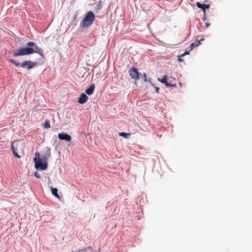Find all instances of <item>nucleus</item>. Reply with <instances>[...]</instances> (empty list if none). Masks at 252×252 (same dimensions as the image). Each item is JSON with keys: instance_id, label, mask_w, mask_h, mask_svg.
Masks as SVG:
<instances>
[{"instance_id": "nucleus-1", "label": "nucleus", "mask_w": 252, "mask_h": 252, "mask_svg": "<svg viewBox=\"0 0 252 252\" xmlns=\"http://www.w3.org/2000/svg\"><path fill=\"white\" fill-rule=\"evenodd\" d=\"M27 45L29 47H21L17 49V51L13 53V57H16L17 56L30 55L33 53H36L42 57H43V54L42 49L39 48L35 43L30 41L27 43Z\"/></svg>"}, {"instance_id": "nucleus-2", "label": "nucleus", "mask_w": 252, "mask_h": 252, "mask_svg": "<svg viewBox=\"0 0 252 252\" xmlns=\"http://www.w3.org/2000/svg\"><path fill=\"white\" fill-rule=\"evenodd\" d=\"M11 149L14 156L17 158H21L19 154H24V144L19 141L13 142L11 145Z\"/></svg>"}, {"instance_id": "nucleus-3", "label": "nucleus", "mask_w": 252, "mask_h": 252, "mask_svg": "<svg viewBox=\"0 0 252 252\" xmlns=\"http://www.w3.org/2000/svg\"><path fill=\"white\" fill-rule=\"evenodd\" d=\"M95 18L94 13L92 11H89L80 23L82 27L86 28L91 26L93 23Z\"/></svg>"}, {"instance_id": "nucleus-4", "label": "nucleus", "mask_w": 252, "mask_h": 252, "mask_svg": "<svg viewBox=\"0 0 252 252\" xmlns=\"http://www.w3.org/2000/svg\"><path fill=\"white\" fill-rule=\"evenodd\" d=\"M35 158L33 161L35 163V167L36 169H39L41 170H46L47 168L48 164L47 162H43L40 158V154L39 152H36L35 154Z\"/></svg>"}, {"instance_id": "nucleus-5", "label": "nucleus", "mask_w": 252, "mask_h": 252, "mask_svg": "<svg viewBox=\"0 0 252 252\" xmlns=\"http://www.w3.org/2000/svg\"><path fill=\"white\" fill-rule=\"evenodd\" d=\"M9 62L11 63L15 64L16 66H19L20 65L22 67H27L28 69H30L33 68L36 65V62H32L30 61H25L23 62L21 64H20L19 63H17L15 60L12 59H10L9 60Z\"/></svg>"}, {"instance_id": "nucleus-6", "label": "nucleus", "mask_w": 252, "mask_h": 252, "mask_svg": "<svg viewBox=\"0 0 252 252\" xmlns=\"http://www.w3.org/2000/svg\"><path fill=\"white\" fill-rule=\"evenodd\" d=\"M129 73L131 77L135 80H137L139 79V73L135 67L130 69L129 70Z\"/></svg>"}, {"instance_id": "nucleus-7", "label": "nucleus", "mask_w": 252, "mask_h": 252, "mask_svg": "<svg viewBox=\"0 0 252 252\" xmlns=\"http://www.w3.org/2000/svg\"><path fill=\"white\" fill-rule=\"evenodd\" d=\"M167 79L168 78L167 75H164L162 78L160 80V82L164 84L167 87H175L176 86L175 84H173L171 83L172 81L171 80H169V82H167Z\"/></svg>"}, {"instance_id": "nucleus-8", "label": "nucleus", "mask_w": 252, "mask_h": 252, "mask_svg": "<svg viewBox=\"0 0 252 252\" xmlns=\"http://www.w3.org/2000/svg\"><path fill=\"white\" fill-rule=\"evenodd\" d=\"M58 137L60 140H65L67 142H70L71 140V136L64 132L58 134Z\"/></svg>"}, {"instance_id": "nucleus-9", "label": "nucleus", "mask_w": 252, "mask_h": 252, "mask_svg": "<svg viewBox=\"0 0 252 252\" xmlns=\"http://www.w3.org/2000/svg\"><path fill=\"white\" fill-rule=\"evenodd\" d=\"M88 99V97L87 95L83 93L80 95L77 102L80 104H84L87 101Z\"/></svg>"}, {"instance_id": "nucleus-10", "label": "nucleus", "mask_w": 252, "mask_h": 252, "mask_svg": "<svg viewBox=\"0 0 252 252\" xmlns=\"http://www.w3.org/2000/svg\"><path fill=\"white\" fill-rule=\"evenodd\" d=\"M95 89L94 85L92 84L90 86V87L87 89L85 91V93L88 95H91L93 94L94 90Z\"/></svg>"}, {"instance_id": "nucleus-11", "label": "nucleus", "mask_w": 252, "mask_h": 252, "mask_svg": "<svg viewBox=\"0 0 252 252\" xmlns=\"http://www.w3.org/2000/svg\"><path fill=\"white\" fill-rule=\"evenodd\" d=\"M196 4L198 8H201L204 12L205 11V9L208 8L210 6L208 4H201L199 2H197Z\"/></svg>"}, {"instance_id": "nucleus-12", "label": "nucleus", "mask_w": 252, "mask_h": 252, "mask_svg": "<svg viewBox=\"0 0 252 252\" xmlns=\"http://www.w3.org/2000/svg\"><path fill=\"white\" fill-rule=\"evenodd\" d=\"M50 188L52 194L56 197L59 198L60 196L58 194V189L57 188H54L52 187H51Z\"/></svg>"}, {"instance_id": "nucleus-13", "label": "nucleus", "mask_w": 252, "mask_h": 252, "mask_svg": "<svg viewBox=\"0 0 252 252\" xmlns=\"http://www.w3.org/2000/svg\"><path fill=\"white\" fill-rule=\"evenodd\" d=\"M200 44V41L199 40H197L194 43H192L190 46V49L189 51L193 49L194 48L197 47Z\"/></svg>"}, {"instance_id": "nucleus-14", "label": "nucleus", "mask_w": 252, "mask_h": 252, "mask_svg": "<svg viewBox=\"0 0 252 252\" xmlns=\"http://www.w3.org/2000/svg\"><path fill=\"white\" fill-rule=\"evenodd\" d=\"M119 135L121 136H123L126 138H128L130 135L129 133H126L124 132H120Z\"/></svg>"}, {"instance_id": "nucleus-15", "label": "nucleus", "mask_w": 252, "mask_h": 252, "mask_svg": "<svg viewBox=\"0 0 252 252\" xmlns=\"http://www.w3.org/2000/svg\"><path fill=\"white\" fill-rule=\"evenodd\" d=\"M44 127L46 128H49L50 127V124L48 121H46L44 125Z\"/></svg>"}, {"instance_id": "nucleus-16", "label": "nucleus", "mask_w": 252, "mask_h": 252, "mask_svg": "<svg viewBox=\"0 0 252 252\" xmlns=\"http://www.w3.org/2000/svg\"><path fill=\"white\" fill-rule=\"evenodd\" d=\"M41 161L43 162H47V158L45 156H42L41 158H40Z\"/></svg>"}, {"instance_id": "nucleus-17", "label": "nucleus", "mask_w": 252, "mask_h": 252, "mask_svg": "<svg viewBox=\"0 0 252 252\" xmlns=\"http://www.w3.org/2000/svg\"><path fill=\"white\" fill-rule=\"evenodd\" d=\"M143 79H144V81L145 82H147V75H146V74L145 73H143Z\"/></svg>"}, {"instance_id": "nucleus-18", "label": "nucleus", "mask_w": 252, "mask_h": 252, "mask_svg": "<svg viewBox=\"0 0 252 252\" xmlns=\"http://www.w3.org/2000/svg\"><path fill=\"white\" fill-rule=\"evenodd\" d=\"M34 175L37 178H40V175L38 173H37V172H35V173H34Z\"/></svg>"}, {"instance_id": "nucleus-19", "label": "nucleus", "mask_w": 252, "mask_h": 252, "mask_svg": "<svg viewBox=\"0 0 252 252\" xmlns=\"http://www.w3.org/2000/svg\"><path fill=\"white\" fill-rule=\"evenodd\" d=\"M189 51H186L184 54H182L181 55V57H184L186 55H189Z\"/></svg>"}, {"instance_id": "nucleus-20", "label": "nucleus", "mask_w": 252, "mask_h": 252, "mask_svg": "<svg viewBox=\"0 0 252 252\" xmlns=\"http://www.w3.org/2000/svg\"><path fill=\"white\" fill-rule=\"evenodd\" d=\"M181 55L178 56V60L179 62H183V60L181 58Z\"/></svg>"}, {"instance_id": "nucleus-21", "label": "nucleus", "mask_w": 252, "mask_h": 252, "mask_svg": "<svg viewBox=\"0 0 252 252\" xmlns=\"http://www.w3.org/2000/svg\"><path fill=\"white\" fill-rule=\"evenodd\" d=\"M205 25H206V27L207 28H208V27H209V24H208V23H206L205 24Z\"/></svg>"}, {"instance_id": "nucleus-22", "label": "nucleus", "mask_w": 252, "mask_h": 252, "mask_svg": "<svg viewBox=\"0 0 252 252\" xmlns=\"http://www.w3.org/2000/svg\"><path fill=\"white\" fill-rule=\"evenodd\" d=\"M158 89H158V88H156V92H157V93H158Z\"/></svg>"}, {"instance_id": "nucleus-23", "label": "nucleus", "mask_w": 252, "mask_h": 252, "mask_svg": "<svg viewBox=\"0 0 252 252\" xmlns=\"http://www.w3.org/2000/svg\"><path fill=\"white\" fill-rule=\"evenodd\" d=\"M171 79H173V80H175V79H174L173 78H171Z\"/></svg>"}]
</instances>
